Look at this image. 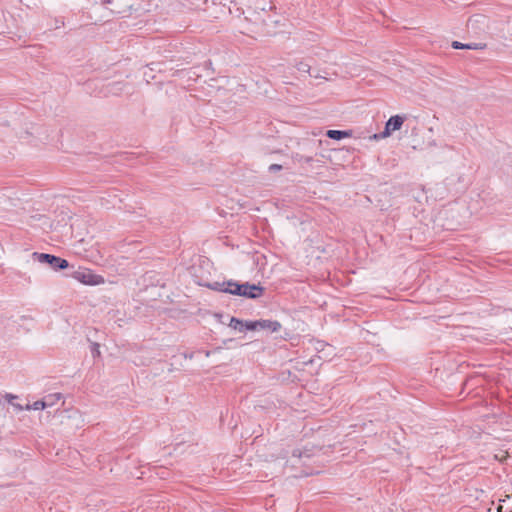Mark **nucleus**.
Returning <instances> with one entry per match:
<instances>
[{
    "label": "nucleus",
    "instance_id": "obj_9",
    "mask_svg": "<svg viewBox=\"0 0 512 512\" xmlns=\"http://www.w3.org/2000/svg\"><path fill=\"white\" fill-rule=\"evenodd\" d=\"M17 398H18V397H17L16 395H13V394H9V393H7V394L5 395V399H6V401H7L10 405H12L16 411H23V410H25V406H23V405H21V404H19V403L15 402V400H16Z\"/></svg>",
    "mask_w": 512,
    "mask_h": 512
},
{
    "label": "nucleus",
    "instance_id": "obj_11",
    "mask_svg": "<svg viewBox=\"0 0 512 512\" xmlns=\"http://www.w3.org/2000/svg\"><path fill=\"white\" fill-rule=\"evenodd\" d=\"M62 398L60 393L50 394L43 398L44 402H52V406Z\"/></svg>",
    "mask_w": 512,
    "mask_h": 512
},
{
    "label": "nucleus",
    "instance_id": "obj_23",
    "mask_svg": "<svg viewBox=\"0 0 512 512\" xmlns=\"http://www.w3.org/2000/svg\"><path fill=\"white\" fill-rule=\"evenodd\" d=\"M115 87H118V86H121V83L120 82H117V83H114L113 84Z\"/></svg>",
    "mask_w": 512,
    "mask_h": 512
},
{
    "label": "nucleus",
    "instance_id": "obj_4",
    "mask_svg": "<svg viewBox=\"0 0 512 512\" xmlns=\"http://www.w3.org/2000/svg\"><path fill=\"white\" fill-rule=\"evenodd\" d=\"M247 329L250 331L270 330L271 332H277L281 329V324L278 321L257 320L247 325Z\"/></svg>",
    "mask_w": 512,
    "mask_h": 512
},
{
    "label": "nucleus",
    "instance_id": "obj_5",
    "mask_svg": "<svg viewBox=\"0 0 512 512\" xmlns=\"http://www.w3.org/2000/svg\"><path fill=\"white\" fill-rule=\"evenodd\" d=\"M404 122V117L400 115H394L389 118L385 125V130L382 133V137L389 136L392 132L399 130Z\"/></svg>",
    "mask_w": 512,
    "mask_h": 512
},
{
    "label": "nucleus",
    "instance_id": "obj_13",
    "mask_svg": "<svg viewBox=\"0 0 512 512\" xmlns=\"http://www.w3.org/2000/svg\"><path fill=\"white\" fill-rule=\"evenodd\" d=\"M311 454L309 453V450L301 451L299 449H296L293 451V457H297L299 459H302L303 457L309 458Z\"/></svg>",
    "mask_w": 512,
    "mask_h": 512
},
{
    "label": "nucleus",
    "instance_id": "obj_21",
    "mask_svg": "<svg viewBox=\"0 0 512 512\" xmlns=\"http://www.w3.org/2000/svg\"><path fill=\"white\" fill-rule=\"evenodd\" d=\"M61 25H64L63 21H56V28H59Z\"/></svg>",
    "mask_w": 512,
    "mask_h": 512
},
{
    "label": "nucleus",
    "instance_id": "obj_25",
    "mask_svg": "<svg viewBox=\"0 0 512 512\" xmlns=\"http://www.w3.org/2000/svg\"><path fill=\"white\" fill-rule=\"evenodd\" d=\"M210 354H211V352H210V351H206V353H205V355H206L207 357H209V356H210Z\"/></svg>",
    "mask_w": 512,
    "mask_h": 512
},
{
    "label": "nucleus",
    "instance_id": "obj_6",
    "mask_svg": "<svg viewBox=\"0 0 512 512\" xmlns=\"http://www.w3.org/2000/svg\"><path fill=\"white\" fill-rule=\"evenodd\" d=\"M253 321H242L238 318L232 317L230 319L229 327L233 328L234 330H238L240 332H243L247 329V325L252 323Z\"/></svg>",
    "mask_w": 512,
    "mask_h": 512
},
{
    "label": "nucleus",
    "instance_id": "obj_14",
    "mask_svg": "<svg viewBox=\"0 0 512 512\" xmlns=\"http://www.w3.org/2000/svg\"><path fill=\"white\" fill-rule=\"evenodd\" d=\"M91 354L94 358L100 356V346L98 343L91 344Z\"/></svg>",
    "mask_w": 512,
    "mask_h": 512
},
{
    "label": "nucleus",
    "instance_id": "obj_20",
    "mask_svg": "<svg viewBox=\"0 0 512 512\" xmlns=\"http://www.w3.org/2000/svg\"><path fill=\"white\" fill-rule=\"evenodd\" d=\"M121 12H122L121 10L108 9V14H109V15L114 14V13H121Z\"/></svg>",
    "mask_w": 512,
    "mask_h": 512
},
{
    "label": "nucleus",
    "instance_id": "obj_7",
    "mask_svg": "<svg viewBox=\"0 0 512 512\" xmlns=\"http://www.w3.org/2000/svg\"><path fill=\"white\" fill-rule=\"evenodd\" d=\"M351 135L349 131H341V130H328L326 132V136L333 140H341L347 138Z\"/></svg>",
    "mask_w": 512,
    "mask_h": 512
},
{
    "label": "nucleus",
    "instance_id": "obj_22",
    "mask_svg": "<svg viewBox=\"0 0 512 512\" xmlns=\"http://www.w3.org/2000/svg\"><path fill=\"white\" fill-rule=\"evenodd\" d=\"M497 512H502V506H501V505H499V506L497 507Z\"/></svg>",
    "mask_w": 512,
    "mask_h": 512
},
{
    "label": "nucleus",
    "instance_id": "obj_24",
    "mask_svg": "<svg viewBox=\"0 0 512 512\" xmlns=\"http://www.w3.org/2000/svg\"><path fill=\"white\" fill-rule=\"evenodd\" d=\"M305 161H306V162H310V161H311V157H307V158H305Z\"/></svg>",
    "mask_w": 512,
    "mask_h": 512
},
{
    "label": "nucleus",
    "instance_id": "obj_2",
    "mask_svg": "<svg viewBox=\"0 0 512 512\" xmlns=\"http://www.w3.org/2000/svg\"><path fill=\"white\" fill-rule=\"evenodd\" d=\"M31 256L34 261H37L42 264H47L55 271L64 270L69 267V262L66 259L57 257L55 255L33 252Z\"/></svg>",
    "mask_w": 512,
    "mask_h": 512
},
{
    "label": "nucleus",
    "instance_id": "obj_1",
    "mask_svg": "<svg viewBox=\"0 0 512 512\" xmlns=\"http://www.w3.org/2000/svg\"><path fill=\"white\" fill-rule=\"evenodd\" d=\"M193 276L195 283L199 286H204L214 291L225 292L250 299L261 297L264 291L263 287L256 284H249L248 282L242 284L234 282L233 280L210 282L195 274Z\"/></svg>",
    "mask_w": 512,
    "mask_h": 512
},
{
    "label": "nucleus",
    "instance_id": "obj_18",
    "mask_svg": "<svg viewBox=\"0 0 512 512\" xmlns=\"http://www.w3.org/2000/svg\"><path fill=\"white\" fill-rule=\"evenodd\" d=\"M282 169V166L279 165V164H271L269 166V171L270 172H277V171H280Z\"/></svg>",
    "mask_w": 512,
    "mask_h": 512
},
{
    "label": "nucleus",
    "instance_id": "obj_15",
    "mask_svg": "<svg viewBox=\"0 0 512 512\" xmlns=\"http://www.w3.org/2000/svg\"><path fill=\"white\" fill-rule=\"evenodd\" d=\"M484 47H485V45L481 44V43H468V44H465V49L479 50V49H483Z\"/></svg>",
    "mask_w": 512,
    "mask_h": 512
},
{
    "label": "nucleus",
    "instance_id": "obj_17",
    "mask_svg": "<svg viewBox=\"0 0 512 512\" xmlns=\"http://www.w3.org/2000/svg\"><path fill=\"white\" fill-rule=\"evenodd\" d=\"M452 47L454 49H465V44L459 42V41H453L452 42Z\"/></svg>",
    "mask_w": 512,
    "mask_h": 512
},
{
    "label": "nucleus",
    "instance_id": "obj_16",
    "mask_svg": "<svg viewBox=\"0 0 512 512\" xmlns=\"http://www.w3.org/2000/svg\"><path fill=\"white\" fill-rule=\"evenodd\" d=\"M508 456V453L505 451H501L499 454H495V458L499 461H503Z\"/></svg>",
    "mask_w": 512,
    "mask_h": 512
},
{
    "label": "nucleus",
    "instance_id": "obj_8",
    "mask_svg": "<svg viewBox=\"0 0 512 512\" xmlns=\"http://www.w3.org/2000/svg\"><path fill=\"white\" fill-rule=\"evenodd\" d=\"M52 407V402H44V400H38L34 402L32 405L26 404L25 410H43L45 408Z\"/></svg>",
    "mask_w": 512,
    "mask_h": 512
},
{
    "label": "nucleus",
    "instance_id": "obj_3",
    "mask_svg": "<svg viewBox=\"0 0 512 512\" xmlns=\"http://www.w3.org/2000/svg\"><path fill=\"white\" fill-rule=\"evenodd\" d=\"M72 277L86 285H98L104 283L102 276L94 274L90 269L87 268H79L73 272Z\"/></svg>",
    "mask_w": 512,
    "mask_h": 512
},
{
    "label": "nucleus",
    "instance_id": "obj_19",
    "mask_svg": "<svg viewBox=\"0 0 512 512\" xmlns=\"http://www.w3.org/2000/svg\"><path fill=\"white\" fill-rule=\"evenodd\" d=\"M89 1L96 4V3H98L99 0H89ZM112 2H113L112 0H101V3L105 6L108 4H112Z\"/></svg>",
    "mask_w": 512,
    "mask_h": 512
},
{
    "label": "nucleus",
    "instance_id": "obj_12",
    "mask_svg": "<svg viewBox=\"0 0 512 512\" xmlns=\"http://www.w3.org/2000/svg\"><path fill=\"white\" fill-rule=\"evenodd\" d=\"M296 68L299 72H303V73H310V69H311L310 65L303 61H300L299 63H297Z\"/></svg>",
    "mask_w": 512,
    "mask_h": 512
},
{
    "label": "nucleus",
    "instance_id": "obj_10",
    "mask_svg": "<svg viewBox=\"0 0 512 512\" xmlns=\"http://www.w3.org/2000/svg\"><path fill=\"white\" fill-rule=\"evenodd\" d=\"M188 4L197 10H205L208 0H187Z\"/></svg>",
    "mask_w": 512,
    "mask_h": 512
}]
</instances>
